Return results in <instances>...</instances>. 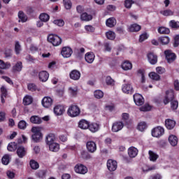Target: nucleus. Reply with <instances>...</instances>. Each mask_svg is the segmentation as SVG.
Returning a JSON list of instances; mask_svg holds the SVG:
<instances>
[{
    "instance_id": "6ab92c4d",
    "label": "nucleus",
    "mask_w": 179,
    "mask_h": 179,
    "mask_svg": "<svg viewBox=\"0 0 179 179\" xmlns=\"http://www.w3.org/2000/svg\"><path fill=\"white\" fill-rule=\"evenodd\" d=\"M70 78L73 80H79L80 79V72L78 70H73L70 73Z\"/></svg>"
},
{
    "instance_id": "e433bc0d",
    "label": "nucleus",
    "mask_w": 179,
    "mask_h": 179,
    "mask_svg": "<svg viewBox=\"0 0 179 179\" xmlns=\"http://www.w3.org/2000/svg\"><path fill=\"white\" fill-rule=\"evenodd\" d=\"M122 68L124 71H129V69H132V64L129 61H126L122 64Z\"/></svg>"
},
{
    "instance_id": "20e7f679",
    "label": "nucleus",
    "mask_w": 179,
    "mask_h": 179,
    "mask_svg": "<svg viewBox=\"0 0 179 179\" xmlns=\"http://www.w3.org/2000/svg\"><path fill=\"white\" fill-rule=\"evenodd\" d=\"M174 100V91L173 90H169L166 92V94L163 99V103L165 106H167L169 103Z\"/></svg>"
},
{
    "instance_id": "2f4dec72",
    "label": "nucleus",
    "mask_w": 179,
    "mask_h": 179,
    "mask_svg": "<svg viewBox=\"0 0 179 179\" xmlns=\"http://www.w3.org/2000/svg\"><path fill=\"white\" fill-rule=\"evenodd\" d=\"M148 155L150 162H156L159 159V155L152 150L148 152Z\"/></svg>"
},
{
    "instance_id": "0eeeda50",
    "label": "nucleus",
    "mask_w": 179,
    "mask_h": 179,
    "mask_svg": "<svg viewBox=\"0 0 179 179\" xmlns=\"http://www.w3.org/2000/svg\"><path fill=\"white\" fill-rule=\"evenodd\" d=\"M166 59L167 60V62L169 64H171L176 61V58H177V56H176L175 53H173L171 50H165L164 51Z\"/></svg>"
},
{
    "instance_id": "f03ea898",
    "label": "nucleus",
    "mask_w": 179,
    "mask_h": 179,
    "mask_svg": "<svg viewBox=\"0 0 179 179\" xmlns=\"http://www.w3.org/2000/svg\"><path fill=\"white\" fill-rule=\"evenodd\" d=\"M31 132H33L34 135H32V140L34 142H36V143L40 142L41 139H43V134H41V131H40V129L37 127H32Z\"/></svg>"
},
{
    "instance_id": "a878e982",
    "label": "nucleus",
    "mask_w": 179,
    "mask_h": 179,
    "mask_svg": "<svg viewBox=\"0 0 179 179\" xmlns=\"http://www.w3.org/2000/svg\"><path fill=\"white\" fill-rule=\"evenodd\" d=\"M33 103V97L30 95H27L24 97L23 101H22V104L24 106H30Z\"/></svg>"
},
{
    "instance_id": "49530a36",
    "label": "nucleus",
    "mask_w": 179,
    "mask_h": 179,
    "mask_svg": "<svg viewBox=\"0 0 179 179\" xmlns=\"http://www.w3.org/2000/svg\"><path fill=\"white\" fill-rule=\"evenodd\" d=\"M106 36L108 40H115V33L113 31L106 32Z\"/></svg>"
},
{
    "instance_id": "5fc2aeb1",
    "label": "nucleus",
    "mask_w": 179,
    "mask_h": 179,
    "mask_svg": "<svg viewBox=\"0 0 179 179\" xmlns=\"http://www.w3.org/2000/svg\"><path fill=\"white\" fill-rule=\"evenodd\" d=\"M15 51L17 55H19V54H20V51H22V46L20 45V43H19V41L15 42Z\"/></svg>"
},
{
    "instance_id": "2eb2a0df",
    "label": "nucleus",
    "mask_w": 179,
    "mask_h": 179,
    "mask_svg": "<svg viewBox=\"0 0 179 179\" xmlns=\"http://www.w3.org/2000/svg\"><path fill=\"white\" fill-rule=\"evenodd\" d=\"M38 78L41 82H47L48 80V78H50V74L45 71H42L39 72Z\"/></svg>"
},
{
    "instance_id": "37998d69",
    "label": "nucleus",
    "mask_w": 179,
    "mask_h": 179,
    "mask_svg": "<svg viewBox=\"0 0 179 179\" xmlns=\"http://www.w3.org/2000/svg\"><path fill=\"white\" fill-rule=\"evenodd\" d=\"M8 152H15L17 149V144L16 143H10L7 147Z\"/></svg>"
},
{
    "instance_id": "412c9836",
    "label": "nucleus",
    "mask_w": 179,
    "mask_h": 179,
    "mask_svg": "<svg viewBox=\"0 0 179 179\" xmlns=\"http://www.w3.org/2000/svg\"><path fill=\"white\" fill-rule=\"evenodd\" d=\"M165 126L167 129H173L174 127H176V121L171 119H166L165 120Z\"/></svg>"
},
{
    "instance_id": "dca6fc26",
    "label": "nucleus",
    "mask_w": 179,
    "mask_h": 179,
    "mask_svg": "<svg viewBox=\"0 0 179 179\" xmlns=\"http://www.w3.org/2000/svg\"><path fill=\"white\" fill-rule=\"evenodd\" d=\"M148 59L152 65H155V64H157V55H156L153 52H150L147 55Z\"/></svg>"
},
{
    "instance_id": "a18cd8bd",
    "label": "nucleus",
    "mask_w": 179,
    "mask_h": 179,
    "mask_svg": "<svg viewBox=\"0 0 179 179\" xmlns=\"http://www.w3.org/2000/svg\"><path fill=\"white\" fill-rule=\"evenodd\" d=\"M159 42L162 43L164 45L169 44L170 43V38L167 36H162L159 38Z\"/></svg>"
},
{
    "instance_id": "774afa93",
    "label": "nucleus",
    "mask_w": 179,
    "mask_h": 179,
    "mask_svg": "<svg viewBox=\"0 0 179 179\" xmlns=\"http://www.w3.org/2000/svg\"><path fill=\"white\" fill-rule=\"evenodd\" d=\"M148 179H162V176L159 173H156L150 176Z\"/></svg>"
},
{
    "instance_id": "473e14b6",
    "label": "nucleus",
    "mask_w": 179,
    "mask_h": 179,
    "mask_svg": "<svg viewBox=\"0 0 179 179\" xmlns=\"http://www.w3.org/2000/svg\"><path fill=\"white\" fill-rule=\"evenodd\" d=\"M48 146L51 152H58V150H59V144L57 143H52V144H49Z\"/></svg>"
},
{
    "instance_id": "1a4fd4ad",
    "label": "nucleus",
    "mask_w": 179,
    "mask_h": 179,
    "mask_svg": "<svg viewBox=\"0 0 179 179\" xmlns=\"http://www.w3.org/2000/svg\"><path fill=\"white\" fill-rule=\"evenodd\" d=\"M86 147L90 153H94L97 150V145H96L94 141L87 142Z\"/></svg>"
},
{
    "instance_id": "f704fd0d",
    "label": "nucleus",
    "mask_w": 179,
    "mask_h": 179,
    "mask_svg": "<svg viewBox=\"0 0 179 179\" xmlns=\"http://www.w3.org/2000/svg\"><path fill=\"white\" fill-rule=\"evenodd\" d=\"M12 65L10 62H5L3 60L0 59V69H9Z\"/></svg>"
},
{
    "instance_id": "f3484780",
    "label": "nucleus",
    "mask_w": 179,
    "mask_h": 179,
    "mask_svg": "<svg viewBox=\"0 0 179 179\" xmlns=\"http://www.w3.org/2000/svg\"><path fill=\"white\" fill-rule=\"evenodd\" d=\"M95 57L94 53L89 52L85 54V59L88 64H93Z\"/></svg>"
},
{
    "instance_id": "e2e57ef3",
    "label": "nucleus",
    "mask_w": 179,
    "mask_h": 179,
    "mask_svg": "<svg viewBox=\"0 0 179 179\" xmlns=\"http://www.w3.org/2000/svg\"><path fill=\"white\" fill-rule=\"evenodd\" d=\"M26 127H27V123L24 120H21L18 123V128L20 129H26Z\"/></svg>"
},
{
    "instance_id": "c9c22d12",
    "label": "nucleus",
    "mask_w": 179,
    "mask_h": 179,
    "mask_svg": "<svg viewBox=\"0 0 179 179\" xmlns=\"http://www.w3.org/2000/svg\"><path fill=\"white\" fill-rule=\"evenodd\" d=\"M141 30V26L138 24H133L129 27V31L138 32Z\"/></svg>"
},
{
    "instance_id": "c03bdc74",
    "label": "nucleus",
    "mask_w": 179,
    "mask_h": 179,
    "mask_svg": "<svg viewBox=\"0 0 179 179\" xmlns=\"http://www.w3.org/2000/svg\"><path fill=\"white\" fill-rule=\"evenodd\" d=\"M149 76L150 79H152V80H156V81L160 80V76L157 74V73L156 72L150 73Z\"/></svg>"
},
{
    "instance_id": "6e6d98bb",
    "label": "nucleus",
    "mask_w": 179,
    "mask_h": 179,
    "mask_svg": "<svg viewBox=\"0 0 179 179\" xmlns=\"http://www.w3.org/2000/svg\"><path fill=\"white\" fill-rule=\"evenodd\" d=\"M147 127L148 126L146 125V122H141L138 124V131L143 132V131H145V129H146Z\"/></svg>"
},
{
    "instance_id": "de8ad7c7",
    "label": "nucleus",
    "mask_w": 179,
    "mask_h": 179,
    "mask_svg": "<svg viewBox=\"0 0 179 179\" xmlns=\"http://www.w3.org/2000/svg\"><path fill=\"white\" fill-rule=\"evenodd\" d=\"M158 32L160 34H169L170 29L169 28H166L164 27H161L158 29Z\"/></svg>"
},
{
    "instance_id": "58836bf2",
    "label": "nucleus",
    "mask_w": 179,
    "mask_h": 179,
    "mask_svg": "<svg viewBox=\"0 0 179 179\" xmlns=\"http://www.w3.org/2000/svg\"><path fill=\"white\" fill-rule=\"evenodd\" d=\"M10 161V156L8 154L5 155L1 159L2 164L4 166H8L9 164V162Z\"/></svg>"
},
{
    "instance_id": "72a5a7b5",
    "label": "nucleus",
    "mask_w": 179,
    "mask_h": 179,
    "mask_svg": "<svg viewBox=\"0 0 179 179\" xmlns=\"http://www.w3.org/2000/svg\"><path fill=\"white\" fill-rule=\"evenodd\" d=\"M18 17L20 19L19 22H22V23L27 22V15L23 11H19Z\"/></svg>"
},
{
    "instance_id": "39448f33",
    "label": "nucleus",
    "mask_w": 179,
    "mask_h": 179,
    "mask_svg": "<svg viewBox=\"0 0 179 179\" xmlns=\"http://www.w3.org/2000/svg\"><path fill=\"white\" fill-rule=\"evenodd\" d=\"M164 134V129L160 126L157 127L152 130V136L154 138H160Z\"/></svg>"
},
{
    "instance_id": "864d4df0",
    "label": "nucleus",
    "mask_w": 179,
    "mask_h": 179,
    "mask_svg": "<svg viewBox=\"0 0 179 179\" xmlns=\"http://www.w3.org/2000/svg\"><path fill=\"white\" fill-rule=\"evenodd\" d=\"M122 120L125 124H129V114L127 113H122Z\"/></svg>"
},
{
    "instance_id": "a19ab883",
    "label": "nucleus",
    "mask_w": 179,
    "mask_h": 179,
    "mask_svg": "<svg viewBox=\"0 0 179 179\" xmlns=\"http://www.w3.org/2000/svg\"><path fill=\"white\" fill-rule=\"evenodd\" d=\"M29 166L32 170H37L40 167V165L38 164V162H37L36 160L31 159L29 162Z\"/></svg>"
},
{
    "instance_id": "6e6552de",
    "label": "nucleus",
    "mask_w": 179,
    "mask_h": 179,
    "mask_svg": "<svg viewBox=\"0 0 179 179\" xmlns=\"http://www.w3.org/2000/svg\"><path fill=\"white\" fill-rule=\"evenodd\" d=\"M74 170L76 173L78 174H86V173H87V167L81 164H76L74 167Z\"/></svg>"
},
{
    "instance_id": "603ef678",
    "label": "nucleus",
    "mask_w": 179,
    "mask_h": 179,
    "mask_svg": "<svg viewBox=\"0 0 179 179\" xmlns=\"http://www.w3.org/2000/svg\"><path fill=\"white\" fill-rule=\"evenodd\" d=\"M94 96L96 99H103L104 93L101 90H96L94 92Z\"/></svg>"
},
{
    "instance_id": "9d476101",
    "label": "nucleus",
    "mask_w": 179,
    "mask_h": 179,
    "mask_svg": "<svg viewBox=\"0 0 179 179\" xmlns=\"http://www.w3.org/2000/svg\"><path fill=\"white\" fill-rule=\"evenodd\" d=\"M107 167L109 171H115L117 170V167H118V165L116 161L109 159L107 162Z\"/></svg>"
},
{
    "instance_id": "bf43d9fd",
    "label": "nucleus",
    "mask_w": 179,
    "mask_h": 179,
    "mask_svg": "<svg viewBox=\"0 0 179 179\" xmlns=\"http://www.w3.org/2000/svg\"><path fill=\"white\" fill-rule=\"evenodd\" d=\"M63 3L66 9H71L72 8V2L71 0H63Z\"/></svg>"
},
{
    "instance_id": "bb28decb",
    "label": "nucleus",
    "mask_w": 179,
    "mask_h": 179,
    "mask_svg": "<svg viewBox=\"0 0 179 179\" xmlns=\"http://www.w3.org/2000/svg\"><path fill=\"white\" fill-rule=\"evenodd\" d=\"M23 69V64L22 62H17L15 65L13 66V72H20Z\"/></svg>"
},
{
    "instance_id": "7ed1b4c3",
    "label": "nucleus",
    "mask_w": 179,
    "mask_h": 179,
    "mask_svg": "<svg viewBox=\"0 0 179 179\" xmlns=\"http://www.w3.org/2000/svg\"><path fill=\"white\" fill-rule=\"evenodd\" d=\"M48 41L51 43L55 47H57V45H60L61 43H62V39L57 35L50 34L48 37Z\"/></svg>"
},
{
    "instance_id": "a211bd4d",
    "label": "nucleus",
    "mask_w": 179,
    "mask_h": 179,
    "mask_svg": "<svg viewBox=\"0 0 179 179\" xmlns=\"http://www.w3.org/2000/svg\"><path fill=\"white\" fill-rule=\"evenodd\" d=\"M122 92L127 94H132L134 93V88L131 84H124L122 87Z\"/></svg>"
},
{
    "instance_id": "ddd939ff",
    "label": "nucleus",
    "mask_w": 179,
    "mask_h": 179,
    "mask_svg": "<svg viewBox=\"0 0 179 179\" xmlns=\"http://www.w3.org/2000/svg\"><path fill=\"white\" fill-rule=\"evenodd\" d=\"M65 113V107L62 105H57L54 108L55 115H62Z\"/></svg>"
},
{
    "instance_id": "13d9d810",
    "label": "nucleus",
    "mask_w": 179,
    "mask_h": 179,
    "mask_svg": "<svg viewBox=\"0 0 179 179\" xmlns=\"http://www.w3.org/2000/svg\"><path fill=\"white\" fill-rule=\"evenodd\" d=\"M81 156L83 159H85V160H89L92 159V155L87 152V151H82Z\"/></svg>"
},
{
    "instance_id": "338daca9",
    "label": "nucleus",
    "mask_w": 179,
    "mask_h": 179,
    "mask_svg": "<svg viewBox=\"0 0 179 179\" xmlns=\"http://www.w3.org/2000/svg\"><path fill=\"white\" fill-rule=\"evenodd\" d=\"M106 83L108 85H114V80L110 76H107L106 78Z\"/></svg>"
},
{
    "instance_id": "c756f323",
    "label": "nucleus",
    "mask_w": 179,
    "mask_h": 179,
    "mask_svg": "<svg viewBox=\"0 0 179 179\" xmlns=\"http://www.w3.org/2000/svg\"><path fill=\"white\" fill-rule=\"evenodd\" d=\"M169 141L172 146H177V144L178 143V138L174 135H171L169 137Z\"/></svg>"
},
{
    "instance_id": "f8f14e48",
    "label": "nucleus",
    "mask_w": 179,
    "mask_h": 179,
    "mask_svg": "<svg viewBox=\"0 0 179 179\" xmlns=\"http://www.w3.org/2000/svg\"><path fill=\"white\" fill-rule=\"evenodd\" d=\"M124 128V123L122 122H116L113 123L112 126V131L113 132H118L121 131Z\"/></svg>"
},
{
    "instance_id": "09e8293b",
    "label": "nucleus",
    "mask_w": 179,
    "mask_h": 179,
    "mask_svg": "<svg viewBox=\"0 0 179 179\" xmlns=\"http://www.w3.org/2000/svg\"><path fill=\"white\" fill-rule=\"evenodd\" d=\"M169 26L171 29H179V22L174 20H171L169 22Z\"/></svg>"
},
{
    "instance_id": "5701e85b",
    "label": "nucleus",
    "mask_w": 179,
    "mask_h": 179,
    "mask_svg": "<svg viewBox=\"0 0 179 179\" xmlns=\"http://www.w3.org/2000/svg\"><path fill=\"white\" fill-rule=\"evenodd\" d=\"M128 155L129 157H136V156H138V149H136V148L134 147L129 148L128 150Z\"/></svg>"
},
{
    "instance_id": "8fccbe9b",
    "label": "nucleus",
    "mask_w": 179,
    "mask_h": 179,
    "mask_svg": "<svg viewBox=\"0 0 179 179\" xmlns=\"http://www.w3.org/2000/svg\"><path fill=\"white\" fill-rule=\"evenodd\" d=\"M46 174H47V171L44 170H41L36 173V176L38 178H45Z\"/></svg>"
},
{
    "instance_id": "cd10ccee",
    "label": "nucleus",
    "mask_w": 179,
    "mask_h": 179,
    "mask_svg": "<svg viewBox=\"0 0 179 179\" xmlns=\"http://www.w3.org/2000/svg\"><path fill=\"white\" fill-rule=\"evenodd\" d=\"M89 122L86 120H81L78 123V127L81 129H87L89 128Z\"/></svg>"
},
{
    "instance_id": "4468645a",
    "label": "nucleus",
    "mask_w": 179,
    "mask_h": 179,
    "mask_svg": "<svg viewBox=\"0 0 179 179\" xmlns=\"http://www.w3.org/2000/svg\"><path fill=\"white\" fill-rule=\"evenodd\" d=\"M42 105L45 108H49V107L52 106V99L49 96H45L42 100Z\"/></svg>"
},
{
    "instance_id": "4d7b16f0",
    "label": "nucleus",
    "mask_w": 179,
    "mask_h": 179,
    "mask_svg": "<svg viewBox=\"0 0 179 179\" xmlns=\"http://www.w3.org/2000/svg\"><path fill=\"white\" fill-rule=\"evenodd\" d=\"M138 76H141V83H145V70L139 69L137 71Z\"/></svg>"
},
{
    "instance_id": "b1692460",
    "label": "nucleus",
    "mask_w": 179,
    "mask_h": 179,
    "mask_svg": "<svg viewBox=\"0 0 179 179\" xmlns=\"http://www.w3.org/2000/svg\"><path fill=\"white\" fill-rule=\"evenodd\" d=\"M26 149L24 148V147L23 146H20L18 147V148L17 149V156L19 157H20L21 159L24 157V156H26Z\"/></svg>"
},
{
    "instance_id": "7c9ffc66",
    "label": "nucleus",
    "mask_w": 179,
    "mask_h": 179,
    "mask_svg": "<svg viewBox=\"0 0 179 179\" xmlns=\"http://www.w3.org/2000/svg\"><path fill=\"white\" fill-rule=\"evenodd\" d=\"M106 23L108 27H114L117 24V20L114 17H110L106 20Z\"/></svg>"
},
{
    "instance_id": "9b49d317",
    "label": "nucleus",
    "mask_w": 179,
    "mask_h": 179,
    "mask_svg": "<svg viewBox=\"0 0 179 179\" xmlns=\"http://www.w3.org/2000/svg\"><path fill=\"white\" fill-rule=\"evenodd\" d=\"M134 103L136 106H142L143 103H145V99H143V96L140 94H136L134 95Z\"/></svg>"
},
{
    "instance_id": "c85d7f7f",
    "label": "nucleus",
    "mask_w": 179,
    "mask_h": 179,
    "mask_svg": "<svg viewBox=\"0 0 179 179\" xmlns=\"http://www.w3.org/2000/svg\"><path fill=\"white\" fill-rule=\"evenodd\" d=\"M80 19L84 22H90V20L93 19V16L92 15L87 14V13H83L80 15Z\"/></svg>"
},
{
    "instance_id": "0e129e2a",
    "label": "nucleus",
    "mask_w": 179,
    "mask_h": 179,
    "mask_svg": "<svg viewBox=\"0 0 179 179\" xmlns=\"http://www.w3.org/2000/svg\"><path fill=\"white\" fill-rule=\"evenodd\" d=\"M148 37L149 35H148V34H146L145 32L142 34L141 35H140L139 43H143L145 40H148Z\"/></svg>"
},
{
    "instance_id": "393cba45",
    "label": "nucleus",
    "mask_w": 179,
    "mask_h": 179,
    "mask_svg": "<svg viewBox=\"0 0 179 179\" xmlns=\"http://www.w3.org/2000/svg\"><path fill=\"white\" fill-rule=\"evenodd\" d=\"M30 122L31 124H40L43 122V119L37 115H33L30 117Z\"/></svg>"
},
{
    "instance_id": "aec40b11",
    "label": "nucleus",
    "mask_w": 179,
    "mask_h": 179,
    "mask_svg": "<svg viewBox=\"0 0 179 179\" xmlns=\"http://www.w3.org/2000/svg\"><path fill=\"white\" fill-rule=\"evenodd\" d=\"M1 103L3 104L5 103V99H6V97L8 96V90H6V87H5L4 86H2L1 87Z\"/></svg>"
},
{
    "instance_id": "3c124183",
    "label": "nucleus",
    "mask_w": 179,
    "mask_h": 179,
    "mask_svg": "<svg viewBox=\"0 0 179 179\" xmlns=\"http://www.w3.org/2000/svg\"><path fill=\"white\" fill-rule=\"evenodd\" d=\"M39 19L42 22H48L50 20V15L47 13H42L40 15Z\"/></svg>"
},
{
    "instance_id": "680f3d73",
    "label": "nucleus",
    "mask_w": 179,
    "mask_h": 179,
    "mask_svg": "<svg viewBox=\"0 0 179 179\" xmlns=\"http://www.w3.org/2000/svg\"><path fill=\"white\" fill-rule=\"evenodd\" d=\"M27 88L30 92H36L37 90V85L34 83H29L27 85Z\"/></svg>"
},
{
    "instance_id": "423d86ee",
    "label": "nucleus",
    "mask_w": 179,
    "mask_h": 179,
    "mask_svg": "<svg viewBox=\"0 0 179 179\" xmlns=\"http://www.w3.org/2000/svg\"><path fill=\"white\" fill-rule=\"evenodd\" d=\"M72 54H73V50H72L71 47L65 46L62 48L61 55H62L64 58H69Z\"/></svg>"
},
{
    "instance_id": "f257e3e1",
    "label": "nucleus",
    "mask_w": 179,
    "mask_h": 179,
    "mask_svg": "<svg viewBox=\"0 0 179 179\" xmlns=\"http://www.w3.org/2000/svg\"><path fill=\"white\" fill-rule=\"evenodd\" d=\"M80 114V108L76 105H71L67 110V115L71 118L78 117Z\"/></svg>"
},
{
    "instance_id": "052dcab7",
    "label": "nucleus",
    "mask_w": 179,
    "mask_h": 179,
    "mask_svg": "<svg viewBox=\"0 0 179 179\" xmlns=\"http://www.w3.org/2000/svg\"><path fill=\"white\" fill-rule=\"evenodd\" d=\"M171 108L172 110H177L178 108V101L173 100L171 101Z\"/></svg>"
},
{
    "instance_id": "79ce46f5",
    "label": "nucleus",
    "mask_w": 179,
    "mask_h": 179,
    "mask_svg": "<svg viewBox=\"0 0 179 179\" xmlns=\"http://www.w3.org/2000/svg\"><path fill=\"white\" fill-rule=\"evenodd\" d=\"M159 13L163 16H173L174 15V12L170 9L161 10Z\"/></svg>"
},
{
    "instance_id": "ea45409f",
    "label": "nucleus",
    "mask_w": 179,
    "mask_h": 179,
    "mask_svg": "<svg viewBox=\"0 0 179 179\" xmlns=\"http://www.w3.org/2000/svg\"><path fill=\"white\" fill-rule=\"evenodd\" d=\"M75 53L78 58H82L83 57V54H85V48H80L75 50Z\"/></svg>"
},
{
    "instance_id": "4be33fe9",
    "label": "nucleus",
    "mask_w": 179,
    "mask_h": 179,
    "mask_svg": "<svg viewBox=\"0 0 179 179\" xmlns=\"http://www.w3.org/2000/svg\"><path fill=\"white\" fill-rule=\"evenodd\" d=\"M45 142L47 145H50L52 143H55V134H49L45 138Z\"/></svg>"
},
{
    "instance_id": "69168bd1",
    "label": "nucleus",
    "mask_w": 179,
    "mask_h": 179,
    "mask_svg": "<svg viewBox=\"0 0 179 179\" xmlns=\"http://www.w3.org/2000/svg\"><path fill=\"white\" fill-rule=\"evenodd\" d=\"M132 3H134V1L132 0H125L124 6L127 9H130L131 6H132Z\"/></svg>"
},
{
    "instance_id": "4c0bfd02",
    "label": "nucleus",
    "mask_w": 179,
    "mask_h": 179,
    "mask_svg": "<svg viewBox=\"0 0 179 179\" xmlns=\"http://www.w3.org/2000/svg\"><path fill=\"white\" fill-rule=\"evenodd\" d=\"M99 127L97 123H91L88 126V129L90 131H91V132H97V131H99Z\"/></svg>"
}]
</instances>
